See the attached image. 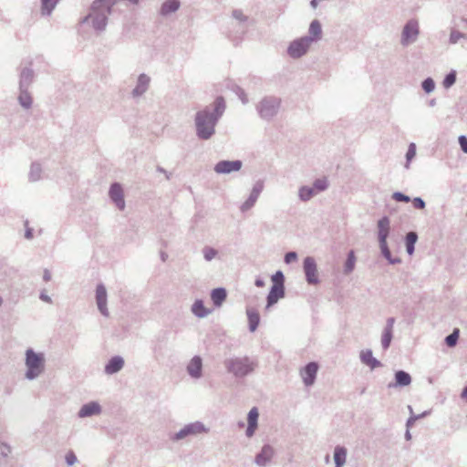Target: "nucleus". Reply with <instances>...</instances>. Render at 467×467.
Listing matches in <instances>:
<instances>
[{
  "label": "nucleus",
  "mask_w": 467,
  "mask_h": 467,
  "mask_svg": "<svg viewBox=\"0 0 467 467\" xmlns=\"http://www.w3.org/2000/svg\"><path fill=\"white\" fill-rule=\"evenodd\" d=\"M225 110V101L222 96L213 103L199 109L194 115L195 134L200 140H209L216 132V126Z\"/></svg>",
  "instance_id": "1"
},
{
  "label": "nucleus",
  "mask_w": 467,
  "mask_h": 467,
  "mask_svg": "<svg viewBox=\"0 0 467 467\" xmlns=\"http://www.w3.org/2000/svg\"><path fill=\"white\" fill-rule=\"evenodd\" d=\"M322 38V26L318 20H313L308 26V35L296 38L287 47V54L292 58H300L309 50V47Z\"/></svg>",
  "instance_id": "2"
},
{
  "label": "nucleus",
  "mask_w": 467,
  "mask_h": 467,
  "mask_svg": "<svg viewBox=\"0 0 467 467\" xmlns=\"http://www.w3.org/2000/svg\"><path fill=\"white\" fill-rule=\"evenodd\" d=\"M45 354L29 348L25 352V377L29 380L37 379L45 372Z\"/></svg>",
  "instance_id": "3"
},
{
  "label": "nucleus",
  "mask_w": 467,
  "mask_h": 467,
  "mask_svg": "<svg viewBox=\"0 0 467 467\" xmlns=\"http://www.w3.org/2000/svg\"><path fill=\"white\" fill-rule=\"evenodd\" d=\"M223 364L227 372L237 378H244L251 374L256 367V362L248 357L229 358Z\"/></svg>",
  "instance_id": "4"
},
{
  "label": "nucleus",
  "mask_w": 467,
  "mask_h": 467,
  "mask_svg": "<svg viewBox=\"0 0 467 467\" xmlns=\"http://www.w3.org/2000/svg\"><path fill=\"white\" fill-rule=\"evenodd\" d=\"M280 103L281 99L278 97H265L257 103L256 111L262 119L270 121L277 116Z\"/></svg>",
  "instance_id": "5"
},
{
  "label": "nucleus",
  "mask_w": 467,
  "mask_h": 467,
  "mask_svg": "<svg viewBox=\"0 0 467 467\" xmlns=\"http://www.w3.org/2000/svg\"><path fill=\"white\" fill-rule=\"evenodd\" d=\"M111 13L104 10L103 6H95V1L92 3L89 13L85 16L81 23L85 24L91 21L92 27L98 32H103L108 24V16Z\"/></svg>",
  "instance_id": "6"
},
{
  "label": "nucleus",
  "mask_w": 467,
  "mask_h": 467,
  "mask_svg": "<svg viewBox=\"0 0 467 467\" xmlns=\"http://www.w3.org/2000/svg\"><path fill=\"white\" fill-rule=\"evenodd\" d=\"M420 34V24L416 18H410L403 26L400 43L402 47H408L415 43Z\"/></svg>",
  "instance_id": "7"
},
{
  "label": "nucleus",
  "mask_w": 467,
  "mask_h": 467,
  "mask_svg": "<svg viewBox=\"0 0 467 467\" xmlns=\"http://www.w3.org/2000/svg\"><path fill=\"white\" fill-rule=\"evenodd\" d=\"M209 429L201 421H194L185 425L179 431L171 434L170 439L173 441H179L190 436H196L202 433H207Z\"/></svg>",
  "instance_id": "8"
},
{
  "label": "nucleus",
  "mask_w": 467,
  "mask_h": 467,
  "mask_svg": "<svg viewBox=\"0 0 467 467\" xmlns=\"http://www.w3.org/2000/svg\"><path fill=\"white\" fill-rule=\"evenodd\" d=\"M303 269L308 285L319 284L317 263L313 256H306L304 259Z\"/></svg>",
  "instance_id": "9"
},
{
  "label": "nucleus",
  "mask_w": 467,
  "mask_h": 467,
  "mask_svg": "<svg viewBox=\"0 0 467 467\" xmlns=\"http://www.w3.org/2000/svg\"><path fill=\"white\" fill-rule=\"evenodd\" d=\"M242 167L243 161L240 160H223L215 164L214 171L217 174H230V172H237Z\"/></svg>",
  "instance_id": "10"
},
{
  "label": "nucleus",
  "mask_w": 467,
  "mask_h": 467,
  "mask_svg": "<svg viewBox=\"0 0 467 467\" xmlns=\"http://www.w3.org/2000/svg\"><path fill=\"white\" fill-rule=\"evenodd\" d=\"M109 196L119 210H125L126 202L124 199V191L120 183L114 182L110 185Z\"/></svg>",
  "instance_id": "11"
},
{
  "label": "nucleus",
  "mask_w": 467,
  "mask_h": 467,
  "mask_svg": "<svg viewBox=\"0 0 467 467\" xmlns=\"http://www.w3.org/2000/svg\"><path fill=\"white\" fill-rule=\"evenodd\" d=\"M412 381L410 374L405 370L399 369L395 371L394 380L389 382L388 389H403L409 386Z\"/></svg>",
  "instance_id": "12"
},
{
  "label": "nucleus",
  "mask_w": 467,
  "mask_h": 467,
  "mask_svg": "<svg viewBox=\"0 0 467 467\" xmlns=\"http://www.w3.org/2000/svg\"><path fill=\"white\" fill-rule=\"evenodd\" d=\"M264 189V182L262 181H257L251 192H250V195H248V199L246 200L245 202H244L241 206V211L243 213H246L248 212L251 208L254 207L257 198L259 197L260 193L262 192Z\"/></svg>",
  "instance_id": "13"
},
{
  "label": "nucleus",
  "mask_w": 467,
  "mask_h": 467,
  "mask_svg": "<svg viewBox=\"0 0 467 467\" xmlns=\"http://www.w3.org/2000/svg\"><path fill=\"white\" fill-rule=\"evenodd\" d=\"M377 227L379 245L388 244L390 233V219L388 216H383L377 222Z\"/></svg>",
  "instance_id": "14"
},
{
  "label": "nucleus",
  "mask_w": 467,
  "mask_h": 467,
  "mask_svg": "<svg viewBox=\"0 0 467 467\" xmlns=\"http://www.w3.org/2000/svg\"><path fill=\"white\" fill-rule=\"evenodd\" d=\"M96 302L100 314L104 317H109V310L107 307V290L103 284H99L97 285Z\"/></svg>",
  "instance_id": "15"
},
{
  "label": "nucleus",
  "mask_w": 467,
  "mask_h": 467,
  "mask_svg": "<svg viewBox=\"0 0 467 467\" xmlns=\"http://www.w3.org/2000/svg\"><path fill=\"white\" fill-rule=\"evenodd\" d=\"M317 370L318 364L317 362H310L301 369L300 374L306 386L313 385L316 380Z\"/></svg>",
  "instance_id": "16"
},
{
  "label": "nucleus",
  "mask_w": 467,
  "mask_h": 467,
  "mask_svg": "<svg viewBox=\"0 0 467 467\" xmlns=\"http://www.w3.org/2000/svg\"><path fill=\"white\" fill-rule=\"evenodd\" d=\"M101 406L98 401H90L83 404L78 411V417L79 419H85V417H94V415H100Z\"/></svg>",
  "instance_id": "17"
},
{
  "label": "nucleus",
  "mask_w": 467,
  "mask_h": 467,
  "mask_svg": "<svg viewBox=\"0 0 467 467\" xmlns=\"http://www.w3.org/2000/svg\"><path fill=\"white\" fill-rule=\"evenodd\" d=\"M285 297V286L273 285L266 297V309L277 304L279 299Z\"/></svg>",
  "instance_id": "18"
},
{
  "label": "nucleus",
  "mask_w": 467,
  "mask_h": 467,
  "mask_svg": "<svg viewBox=\"0 0 467 467\" xmlns=\"http://www.w3.org/2000/svg\"><path fill=\"white\" fill-rule=\"evenodd\" d=\"M150 83V78L148 75H146L145 73L140 74L137 78V84L133 91H131V95H133V98L140 97L144 93H146L147 90L149 89Z\"/></svg>",
  "instance_id": "19"
},
{
  "label": "nucleus",
  "mask_w": 467,
  "mask_h": 467,
  "mask_svg": "<svg viewBox=\"0 0 467 467\" xmlns=\"http://www.w3.org/2000/svg\"><path fill=\"white\" fill-rule=\"evenodd\" d=\"M275 451L270 445H265L261 451L256 454L254 462L260 467H265L268 462H271L274 457Z\"/></svg>",
  "instance_id": "20"
},
{
  "label": "nucleus",
  "mask_w": 467,
  "mask_h": 467,
  "mask_svg": "<svg viewBox=\"0 0 467 467\" xmlns=\"http://www.w3.org/2000/svg\"><path fill=\"white\" fill-rule=\"evenodd\" d=\"M125 365V360L120 356L112 357L104 367V372L107 375H113L120 371Z\"/></svg>",
  "instance_id": "21"
},
{
  "label": "nucleus",
  "mask_w": 467,
  "mask_h": 467,
  "mask_svg": "<svg viewBox=\"0 0 467 467\" xmlns=\"http://www.w3.org/2000/svg\"><path fill=\"white\" fill-rule=\"evenodd\" d=\"M187 372L192 379H200L202 376V360L201 357L194 356L187 366Z\"/></svg>",
  "instance_id": "22"
},
{
  "label": "nucleus",
  "mask_w": 467,
  "mask_h": 467,
  "mask_svg": "<svg viewBox=\"0 0 467 467\" xmlns=\"http://www.w3.org/2000/svg\"><path fill=\"white\" fill-rule=\"evenodd\" d=\"M35 72L31 67H25L19 73V88L28 89L34 81Z\"/></svg>",
  "instance_id": "23"
},
{
  "label": "nucleus",
  "mask_w": 467,
  "mask_h": 467,
  "mask_svg": "<svg viewBox=\"0 0 467 467\" xmlns=\"http://www.w3.org/2000/svg\"><path fill=\"white\" fill-rule=\"evenodd\" d=\"M259 412L256 407H253L250 409V411H248V427L246 429V436L252 437L257 428V421H258Z\"/></svg>",
  "instance_id": "24"
},
{
  "label": "nucleus",
  "mask_w": 467,
  "mask_h": 467,
  "mask_svg": "<svg viewBox=\"0 0 467 467\" xmlns=\"http://www.w3.org/2000/svg\"><path fill=\"white\" fill-rule=\"evenodd\" d=\"M360 360L363 364L367 365L370 369L379 368L382 366L381 362L373 358L372 351L369 348L360 352Z\"/></svg>",
  "instance_id": "25"
},
{
  "label": "nucleus",
  "mask_w": 467,
  "mask_h": 467,
  "mask_svg": "<svg viewBox=\"0 0 467 467\" xmlns=\"http://www.w3.org/2000/svg\"><path fill=\"white\" fill-rule=\"evenodd\" d=\"M227 292L224 287L213 288L211 292V298L215 306H220L226 299Z\"/></svg>",
  "instance_id": "26"
},
{
  "label": "nucleus",
  "mask_w": 467,
  "mask_h": 467,
  "mask_svg": "<svg viewBox=\"0 0 467 467\" xmlns=\"http://www.w3.org/2000/svg\"><path fill=\"white\" fill-rule=\"evenodd\" d=\"M246 314L248 317V329H250V332H254L260 322L259 313L254 308H247Z\"/></svg>",
  "instance_id": "27"
},
{
  "label": "nucleus",
  "mask_w": 467,
  "mask_h": 467,
  "mask_svg": "<svg viewBox=\"0 0 467 467\" xmlns=\"http://www.w3.org/2000/svg\"><path fill=\"white\" fill-rule=\"evenodd\" d=\"M347 449L342 445H336L334 451V461L336 463L335 467H343L346 463L347 459Z\"/></svg>",
  "instance_id": "28"
},
{
  "label": "nucleus",
  "mask_w": 467,
  "mask_h": 467,
  "mask_svg": "<svg viewBox=\"0 0 467 467\" xmlns=\"http://www.w3.org/2000/svg\"><path fill=\"white\" fill-rule=\"evenodd\" d=\"M181 6L179 0H167L161 5V14L162 16H168L171 13L176 12Z\"/></svg>",
  "instance_id": "29"
},
{
  "label": "nucleus",
  "mask_w": 467,
  "mask_h": 467,
  "mask_svg": "<svg viewBox=\"0 0 467 467\" xmlns=\"http://www.w3.org/2000/svg\"><path fill=\"white\" fill-rule=\"evenodd\" d=\"M419 239L416 232H408L405 236V246L407 253L411 255L415 251V244Z\"/></svg>",
  "instance_id": "30"
},
{
  "label": "nucleus",
  "mask_w": 467,
  "mask_h": 467,
  "mask_svg": "<svg viewBox=\"0 0 467 467\" xmlns=\"http://www.w3.org/2000/svg\"><path fill=\"white\" fill-rule=\"evenodd\" d=\"M43 168L39 162H33L30 166L28 180L36 182L42 179Z\"/></svg>",
  "instance_id": "31"
},
{
  "label": "nucleus",
  "mask_w": 467,
  "mask_h": 467,
  "mask_svg": "<svg viewBox=\"0 0 467 467\" xmlns=\"http://www.w3.org/2000/svg\"><path fill=\"white\" fill-rule=\"evenodd\" d=\"M192 313L198 317H205L211 313V310L207 309L203 302L198 299L192 305Z\"/></svg>",
  "instance_id": "32"
},
{
  "label": "nucleus",
  "mask_w": 467,
  "mask_h": 467,
  "mask_svg": "<svg viewBox=\"0 0 467 467\" xmlns=\"http://www.w3.org/2000/svg\"><path fill=\"white\" fill-rule=\"evenodd\" d=\"M17 99L19 104L25 109L31 108L33 104L32 97L28 92V89L26 88H19V95L17 97Z\"/></svg>",
  "instance_id": "33"
},
{
  "label": "nucleus",
  "mask_w": 467,
  "mask_h": 467,
  "mask_svg": "<svg viewBox=\"0 0 467 467\" xmlns=\"http://www.w3.org/2000/svg\"><path fill=\"white\" fill-rule=\"evenodd\" d=\"M355 264H356V255L353 250H350L348 253L347 259L344 263V268L343 272L345 275H349L352 273L355 269Z\"/></svg>",
  "instance_id": "34"
},
{
  "label": "nucleus",
  "mask_w": 467,
  "mask_h": 467,
  "mask_svg": "<svg viewBox=\"0 0 467 467\" xmlns=\"http://www.w3.org/2000/svg\"><path fill=\"white\" fill-rule=\"evenodd\" d=\"M379 248L382 255L389 261V264L395 265V264H400L401 260L400 257H394L391 254L389 244H379Z\"/></svg>",
  "instance_id": "35"
},
{
  "label": "nucleus",
  "mask_w": 467,
  "mask_h": 467,
  "mask_svg": "<svg viewBox=\"0 0 467 467\" xmlns=\"http://www.w3.org/2000/svg\"><path fill=\"white\" fill-rule=\"evenodd\" d=\"M379 248L382 255L389 261V264L395 265V264H400L401 260L400 257H394L391 254L389 244H379Z\"/></svg>",
  "instance_id": "36"
},
{
  "label": "nucleus",
  "mask_w": 467,
  "mask_h": 467,
  "mask_svg": "<svg viewBox=\"0 0 467 467\" xmlns=\"http://www.w3.org/2000/svg\"><path fill=\"white\" fill-rule=\"evenodd\" d=\"M314 195H316V192L314 191V188L310 186H302L298 190V197L301 201H309Z\"/></svg>",
  "instance_id": "37"
},
{
  "label": "nucleus",
  "mask_w": 467,
  "mask_h": 467,
  "mask_svg": "<svg viewBox=\"0 0 467 467\" xmlns=\"http://www.w3.org/2000/svg\"><path fill=\"white\" fill-rule=\"evenodd\" d=\"M455 81H457V72L455 70H451L444 77L442 86L446 89L451 88L455 85Z\"/></svg>",
  "instance_id": "38"
},
{
  "label": "nucleus",
  "mask_w": 467,
  "mask_h": 467,
  "mask_svg": "<svg viewBox=\"0 0 467 467\" xmlns=\"http://www.w3.org/2000/svg\"><path fill=\"white\" fill-rule=\"evenodd\" d=\"M121 0H95V6H102L104 10L113 12V6Z\"/></svg>",
  "instance_id": "39"
},
{
  "label": "nucleus",
  "mask_w": 467,
  "mask_h": 467,
  "mask_svg": "<svg viewBox=\"0 0 467 467\" xmlns=\"http://www.w3.org/2000/svg\"><path fill=\"white\" fill-rule=\"evenodd\" d=\"M393 332L394 331L383 329L381 335V346L383 349H388L390 347L393 339Z\"/></svg>",
  "instance_id": "40"
},
{
  "label": "nucleus",
  "mask_w": 467,
  "mask_h": 467,
  "mask_svg": "<svg viewBox=\"0 0 467 467\" xmlns=\"http://www.w3.org/2000/svg\"><path fill=\"white\" fill-rule=\"evenodd\" d=\"M408 409L410 410V416L409 417V419L407 420V422H406V427L409 429L410 427H411L415 422L416 420H420V419H422V417H426L427 415H429V411L428 410H425L422 412V414H413L412 413V407L411 406H408Z\"/></svg>",
  "instance_id": "41"
},
{
  "label": "nucleus",
  "mask_w": 467,
  "mask_h": 467,
  "mask_svg": "<svg viewBox=\"0 0 467 467\" xmlns=\"http://www.w3.org/2000/svg\"><path fill=\"white\" fill-rule=\"evenodd\" d=\"M312 188L316 192V194L326 191L328 188V182L326 178L317 179L314 181Z\"/></svg>",
  "instance_id": "42"
},
{
  "label": "nucleus",
  "mask_w": 467,
  "mask_h": 467,
  "mask_svg": "<svg viewBox=\"0 0 467 467\" xmlns=\"http://www.w3.org/2000/svg\"><path fill=\"white\" fill-rule=\"evenodd\" d=\"M58 0H42V15H50Z\"/></svg>",
  "instance_id": "43"
},
{
  "label": "nucleus",
  "mask_w": 467,
  "mask_h": 467,
  "mask_svg": "<svg viewBox=\"0 0 467 467\" xmlns=\"http://www.w3.org/2000/svg\"><path fill=\"white\" fill-rule=\"evenodd\" d=\"M416 156V145L414 142H410L409 145V148L406 152V162L404 167L406 169L410 168V163L412 161V159Z\"/></svg>",
  "instance_id": "44"
},
{
  "label": "nucleus",
  "mask_w": 467,
  "mask_h": 467,
  "mask_svg": "<svg viewBox=\"0 0 467 467\" xmlns=\"http://www.w3.org/2000/svg\"><path fill=\"white\" fill-rule=\"evenodd\" d=\"M421 88L425 93H431L435 88V82L433 81V78L431 77L425 78L421 83Z\"/></svg>",
  "instance_id": "45"
},
{
  "label": "nucleus",
  "mask_w": 467,
  "mask_h": 467,
  "mask_svg": "<svg viewBox=\"0 0 467 467\" xmlns=\"http://www.w3.org/2000/svg\"><path fill=\"white\" fill-rule=\"evenodd\" d=\"M202 252L206 261H212L218 254V250L211 246L203 247Z\"/></svg>",
  "instance_id": "46"
},
{
  "label": "nucleus",
  "mask_w": 467,
  "mask_h": 467,
  "mask_svg": "<svg viewBox=\"0 0 467 467\" xmlns=\"http://www.w3.org/2000/svg\"><path fill=\"white\" fill-rule=\"evenodd\" d=\"M459 338V329H454L451 334L445 337V343L448 347H455Z\"/></svg>",
  "instance_id": "47"
},
{
  "label": "nucleus",
  "mask_w": 467,
  "mask_h": 467,
  "mask_svg": "<svg viewBox=\"0 0 467 467\" xmlns=\"http://www.w3.org/2000/svg\"><path fill=\"white\" fill-rule=\"evenodd\" d=\"M232 89L239 97V99L242 100V102L244 104L248 103L249 99H248L247 94H246V92L242 88H240L239 86L234 85L232 88Z\"/></svg>",
  "instance_id": "48"
},
{
  "label": "nucleus",
  "mask_w": 467,
  "mask_h": 467,
  "mask_svg": "<svg viewBox=\"0 0 467 467\" xmlns=\"http://www.w3.org/2000/svg\"><path fill=\"white\" fill-rule=\"evenodd\" d=\"M462 38L465 39V38H467V36L463 33L457 31V30H451L449 41L451 44H457L459 42V40Z\"/></svg>",
  "instance_id": "49"
},
{
  "label": "nucleus",
  "mask_w": 467,
  "mask_h": 467,
  "mask_svg": "<svg viewBox=\"0 0 467 467\" xmlns=\"http://www.w3.org/2000/svg\"><path fill=\"white\" fill-rule=\"evenodd\" d=\"M273 285H277L280 286H285V276L281 271H277L275 275H272Z\"/></svg>",
  "instance_id": "50"
},
{
  "label": "nucleus",
  "mask_w": 467,
  "mask_h": 467,
  "mask_svg": "<svg viewBox=\"0 0 467 467\" xmlns=\"http://www.w3.org/2000/svg\"><path fill=\"white\" fill-rule=\"evenodd\" d=\"M12 453L11 445L5 441H0V454L4 458H7Z\"/></svg>",
  "instance_id": "51"
},
{
  "label": "nucleus",
  "mask_w": 467,
  "mask_h": 467,
  "mask_svg": "<svg viewBox=\"0 0 467 467\" xmlns=\"http://www.w3.org/2000/svg\"><path fill=\"white\" fill-rule=\"evenodd\" d=\"M392 198L396 201V202H403L404 203H408V202L410 201V197L401 192H395L393 194H392Z\"/></svg>",
  "instance_id": "52"
},
{
  "label": "nucleus",
  "mask_w": 467,
  "mask_h": 467,
  "mask_svg": "<svg viewBox=\"0 0 467 467\" xmlns=\"http://www.w3.org/2000/svg\"><path fill=\"white\" fill-rule=\"evenodd\" d=\"M412 204L417 210H424L426 208L425 200L420 196L414 197L412 199Z\"/></svg>",
  "instance_id": "53"
},
{
  "label": "nucleus",
  "mask_w": 467,
  "mask_h": 467,
  "mask_svg": "<svg viewBox=\"0 0 467 467\" xmlns=\"http://www.w3.org/2000/svg\"><path fill=\"white\" fill-rule=\"evenodd\" d=\"M233 16L237 20L239 21L240 23H245V21H247L248 19V16H245L242 10H239V9H235L233 11L232 13Z\"/></svg>",
  "instance_id": "54"
},
{
  "label": "nucleus",
  "mask_w": 467,
  "mask_h": 467,
  "mask_svg": "<svg viewBox=\"0 0 467 467\" xmlns=\"http://www.w3.org/2000/svg\"><path fill=\"white\" fill-rule=\"evenodd\" d=\"M298 257V254L295 251H290L285 254L284 262L285 264H292V262L296 261Z\"/></svg>",
  "instance_id": "55"
},
{
  "label": "nucleus",
  "mask_w": 467,
  "mask_h": 467,
  "mask_svg": "<svg viewBox=\"0 0 467 467\" xmlns=\"http://www.w3.org/2000/svg\"><path fill=\"white\" fill-rule=\"evenodd\" d=\"M458 143L463 153H467V137L465 135H460L458 137Z\"/></svg>",
  "instance_id": "56"
},
{
  "label": "nucleus",
  "mask_w": 467,
  "mask_h": 467,
  "mask_svg": "<svg viewBox=\"0 0 467 467\" xmlns=\"http://www.w3.org/2000/svg\"><path fill=\"white\" fill-rule=\"evenodd\" d=\"M66 462L69 465V466H72L74 465V463L77 462V457L75 455V453L72 451H69L67 454H66Z\"/></svg>",
  "instance_id": "57"
},
{
  "label": "nucleus",
  "mask_w": 467,
  "mask_h": 467,
  "mask_svg": "<svg viewBox=\"0 0 467 467\" xmlns=\"http://www.w3.org/2000/svg\"><path fill=\"white\" fill-rule=\"evenodd\" d=\"M395 322H396V318L394 317H388L386 320V325H385L384 329L394 331Z\"/></svg>",
  "instance_id": "58"
},
{
  "label": "nucleus",
  "mask_w": 467,
  "mask_h": 467,
  "mask_svg": "<svg viewBox=\"0 0 467 467\" xmlns=\"http://www.w3.org/2000/svg\"><path fill=\"white\" fill-rule=\"evenodd\" d=\"M27 223H28V222L26 221L25 223L26 226H27ZM33 237H34L33 228L26 227V231H25V238L27 240H31V239H33Z\"/></svg>",
  "instance_id": "59"
},
{
  "label": "nucleus",
  "mask_w": 467,
  "mask_h": 467,
  "mask_svg": "<svg viewBox=\"0 0 467 467\" xmlns=\"http://www.w3.org/2000/svg\"><path fill=\"white\" fill-rule=\"evenodd\" d=\"M40 299L42 301H44L45 303H47V304H51L52 303V300L51 298L48 296V295L45 292V291H42L41 294H40Z\"/></svg>",
  "instance_id": "60"
},
{
  "label": "nucleus",
  "mask_w": 467,
  "mask_h": 467,
  "mask_svg": "<svg viewBox=\"0 0 467 467\" xmlns=\"http://www.w3.org/2000/svg\"><path fill=\"white\" fill-rule=\"evenodd\" d=\"M157 171L158 172H162V174L165 175L166 179L167 180H170V174L167 172V171L165 169H163L161 166H158L157 167Z\"/></svg>",
  "instance_id": "61"
},
{
  "label": "nucleus",
  "mask_w": 467,
  "mask_h": 467,
  "mask_svg": "<svg viewBox=\"0 0 467 467\" xmlns=\"http://www.w3.org/2000/svg\"><path fill=\"white\" fill-rule=\"evenodd\" d=\"M254 285L257 286V287H262L265 285V281L261 278H256L254 280Z\"/></svg>",
  "instance_id": "62"
},
{
  "label": "nucleus",
  "mask_w": 467,
  "mask_h": 467,
  "mask_svg": "<svg viewBox=\"0 0 467 467\" xmlns=\"http://www.w3.org/2000/svg\"><path fill=\"white\" fill-rule=\"evenodd\" d=\"M51 279V274L48 270H44V281L47 282Z\"/></svg>",
  "instance_id": "63"
},
{
  "label": "nucleus",
  "mask_w": 467,
  "mask_h": 467,
  "mask_svg": "<svg viewBox=\"0 0 467 467\" xmlns=\"http://www.w3.org/2000/svg\"><path fill=\"white\" fill-rule=\"evenodd\" d=\"M461 397H462V399L466 400V401H467V387H465V388L462 389V393H461Z\"/></svg>",
  "instance_id": "64"
}]
</instances>
